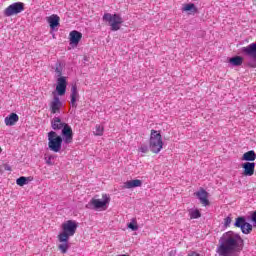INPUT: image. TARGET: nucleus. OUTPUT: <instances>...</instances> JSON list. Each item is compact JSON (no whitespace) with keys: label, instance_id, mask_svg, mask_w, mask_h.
I'll use <instances>...</instances> for the list:
<instances>
[{"label":"nucleus","instance_id":"f704fd0d","mask_svg":"<svg viewBox=\"0 0 256 256\" xmlns=\"http://www.w3.org/2000/svg\"><path fill=\"white\" fill-rule=\"evenodd\" d=\"M84 61H87V58H86V57L84 58Z\"/></svg>","mask_w":256,"mask_h":256},{"label":"nucleus","instance_id":"20e7f679","mask_svg":"<svg viewBox=\"0 0 256 256\" xmlns=\"http://www.w3.org/2000/svg\"><path fill=\"white\" fill-rule=\"evenodd\" d=\"M63 145V138L57 134L55 131H50L48 133V147L53 153H59Z\"/></svg>","mask_w":256,"mask_h":256},{"label":"nucleus","instance_id":"9d476101","mask_svg":"<svg viewBox=\"0 0 256 256\" xmlns=\"http://www.w3.org/2000/svg\"><path fill=\"white\" fill-rule=\"evenodd\" d=\"M242 53L256 60V41L246 47H242Z\"/></svg>","mask_w":256,"mask_h":256},{"label":"nucleus","instance_id":"e433bc0d","mask_svg":"<svg viewBox=\"0 0 256 256\" xmlns=\"http://www.w3.org/2000/svg\"><path fill=\"white\" fill-rule=\"evenodd\" d=\"M47 163H48V164H50L51 162H50V161H48Z\"/></svg>","mask_w":256,"mask_h":256},{"label":"nucleus","instance_id":"423d86ee","mask_svg":"<svg viewBox=\"0 0 256 256\" xmlns=\"http://www.w3.org/2000/svg\"><path fill=\"white\" fill-rule=\"evenodd\" d=\"M161 149H163L161 133L157 132V130H152L150 135V151L152 153H160Z\"/></svg>","mask_w":256,"mask_h":256},{"label":"nucleus","instance_id":"c756f323","mask_svg":"<svg viewBox=\"0 0 256 256\" xmlns=\"http://www.w3.org/2000/svg\"><path fill=\"white\" fill-rule=\"evenodd\" d=\"M231 221H232L231 216L226 217L224 219V226L229 227L231 225Z\"/></svg>","mask_w":256,"mask_h":256},{"label":"nucleus","instance_id":"a878e982","mask_svg":"<svg viewBox=\"0 0 256 256\" xmlns=\"http://www.w3.org/2000/svg\"><path fill=\"white\" fill-rule=\"evenodd\" d=\"M190 219H199L201 212L198 209L189 210Z\"/></svg>","mask_w":256,"mask_h":256},{"label":"nucleus","instance_id":"0eeeda50","mask_svg":"<svg viewBox=\"0 0 256 256\" xmlns=\"http://www.w3.org/2000/svg\"><path fill=\"white\" fill-rule=\"evenodd\" d=\"M22 11H25V4L23 2H16L4 10V15L5 17H13V15H19Z\"/></svg>","mask_w":256,"mask_h":256},{"label":"nucleus","instance_id":"7c9ffc66","mask_svg":"<svg viewBox=\"0 0 256 256\" xmlns=\"http://www.w3.org/2000/svg\"><path fill=\"white\" fill-rule=\"evenodd\" d=\"M139 151L141 153H148L149 147H147V145H141V147L139 148Z\"/></svg>","mask_w":256,"mask_h":256},{"label":"nucleus","instance_id":"c9c22d12","mask_svg":"<svg viewBox=\"0 0 256 256\" xmlns=\"http://www.w3.org/2000/svg\"><path fill=\"white\" fill-rule=\"evenodd\" d=\"M1 151H3V150H2L1 147H0V153H1Z\"/></svg>","mask_w":256,"mask_h":256},{"label":"nucleus","instance_id":"f8f14e48","mask_svg":"<svg viewBox=\"0 0 256 256\" xmlns=\"http://www.w3.org/2000/svg\"><path fill=\"white\" fill-rule=\"evenodd\" d=\"M196 197L199 199L200 203L204 205V207H207L209 205V193L205 190H199L195 193Z\"/></svg>","mask_w":256,"mask_h":256},{"label":"nucleus","instance_id":"f03ea898","mask_svg":"<svg viewBox=\"0 0 256 256\" xmlns=\"http://www.w3.org/2000/svg\"><path fill=\"white\" fill-rule=\"evenodd\" d=\"M62 232L58 234V249L59 251L65 255L67 251H69V238L73 237L75 233H77V222L75 220H68L62 224Z\"/></svg>","mask_w":256,"mask_h":256},{"label":"nucleus","instance_id":"bb28decb","mask_svg":"<svg viewBox=\"0 0 256 256\" xmlns=\"http://www.w3.org/2000/svg\"><path fill=\"white\" fill-rule=\"evenodd\" d=\"M103 131H105V128L103 127V125L97 124L95 126L94 135L101 137V135H103Z\"/></svg>","mask_w":256,"mask_h":256},{"label":"nucleus","instance_id":"ddd939ff","mask_svg":"<svg viewBox=\"0 0 256 256\" xmlns=\"http://www.w3.org/2000/svg\"><path fill=\"white\" fill-rule=\"evenodd\" d=\"M70 99L72 107H75V109H77V101H79V91L77 90V85H72Z\"/></svg>","mask_w":256,"mask_h":256},{"label":"nucleus","instance_id":"b1692460","mask_svg":"<svg viewBox=\"0 0 256 256\" xmlns=\"http://www.w3.org/2000/svg\"><path fill=\"white\" fill-rule=\"evenodd\" d=\"M247 221L245 217L236 218V222L234 223V227H239L240 229L246 225Z\"/></svg>","mask_w":256,"mask_h":256},{"label":"nucleus","instance_id":"72a5a7b5","mask_svg":"<svg viewBox=\"0 0 256 256\" xmlns=\"http://www.w3.org/2000/svg\"><path fill=\"white\" fill-rule=\"evenodd\" d=\"M7 169V171H11V169L10 168H6Z\"/></svg>","mask_w":256,"mask_h":256},{"label":"nucleus","instance_id":"f257e3e1","mask_svg":"<svg viewBox=\"0 0 256 256\" xmlns=\"http://www.w3.org/2000/svg\"><path fill=\"white\" fill-rule=\"evenodd\" d=\"M244 241L241 235L228 231L220 238V245L217 248V253L220 256L237 255L243 251Z\"/></svg>","mask_w":256,"mask_h":256},{"label":"nucleus","instance_id":"a211bd4d","mask_svg":"<svg viewBox=\"0 0 256 256\" xmlns=\"http://www.w3.org/2000/svg\"><path fill=\"white\" fill-rule=\"evenodd\" d=\"M59 21H61V18H59L57 14H53L47 18V22L50 25V29H55V27H59Z\"/></svg>","mask_w":256,"mask_h":256},{"label":"nucleus","instance_id":"4468645a","mask_svg":"<svg viewBox=\"0 0 256 256\" xmlns=\"http://www.w3.org/2000/svg\"><path fill=\"white\" fill-rule=\"evenodd\" d=\"M61 100L58 98V96H54L52 102L50 103V109H51V113L55 114V113H59L60 109H61Z\"/></svg>","mask_w":256,"mask_h":256},{"label":"nucleus","instance_id":"dca6fc26","mask_svg":"<svg viewBox=\"0 0 256 256\" xmlns=\"http://www.w3.org/2000/svg\"><path fill=\"white\" fill-rule=\"evenodd\" d=\"M18 121L19 115L16 113H11L4 119L5 125H7V127H13V125H15Z\"/></svg>","mask_w":256,"mask_h":256},{"label":"nucleus","instance_id":"5701e85b","mask_svg":"<svg viewBox=\"0 0 256 256\" xmlns=\"http://www.w3.org/2000/svg\"><path fill=\"white\" fill-rule=\"evenodd\" d=\"M182 11H190L191 13H197V7H195V4L193 3L184 4Z\"/></svg>","mask_w":256,"mask_h":256},{"label":"nucleus","instance_id":"393cba45","mask_svg":"<svg viewBox=\"0 0 256 256\" xmlns=\"http://www.w3.org/2000/svg\"><path fill=\"white\" fill-rule=\"evenodd\" d=\"M241 231H242V233H244V235H249V233H251V231H253V226L251 224H249L248 222H246V225L241 227Z\"/></svg>","mask_w":256,"mask_h":256},{"label":"nucleus","instance_id":"2f4dec72","mask_svg":"<svg viewBox=\"0 0 256 256\" xmlns=\"http://www.w3.org/2000/svg\"><path fill=\"white\" fill-rule=\"evenodd\" d=\"M253 227H256V211L252 214Z\"/></svg>","mask_w":256,"mask_h":256},{"label":"nucleus","instance_id":"7ed1b4c3","mask_svg":"<svg viewBox=\"0 0 256 256\" xmlns=\"http://www.w3.org/2000/svg\"><path fill=\"white\" fill-rule=\"evenodd\" d=\"M102 199L92 198L88 204H86V209L94 210V211H105L107 209V205H109V201L111 199L107 194L102 195Z\"/></svg>","mask_w":256,"mask_h":256},{"label":"nucleus","instance_id":"c85d7f7f","mask_svg":"<svg viewBox=\"0 0 256 256\" xmlns=\"http://www.w3.org/2000/svg\"><path fill=\"white\" fill-rule=\"evenodd\" d=\"M128 229H131L132 231H138L139 226H137V221L133 219V222L128 224Z\"/></svg>","mask_w":256,"mask_h":256},{"label":"nucleus","instance_id":"39448f33","mask_svg":"<svg viewBox=\"0 0 256 256\" xmlns=\"http://www.w3.org/2000/svg\"><path fill=\"white\" fill-rule=\"evenodd\" d=\"M103 21H106L111 27V31H119L121 25H123V18L120 14L105 13L103 15Z\"/></svg>","mask_w":256,"mask_h":256},{"label":"nucleus","instance_id":"6e6552de","mask_svg":"<svg viewBox=\"0 0 256 256\" xmlns=\"http://www.w3.org/2000/svg\"><path fill=\"white\" fill-rule=\"evenodd\" d=\"M62 141L66 145L73 143V129L69 124H65L62 128Z\"/></svg>","mask_w":256,"mask_h":256},{"label":"nucleus","instance_id":"cd10ccee","mask_svg":"<svg viewBox=\"0 0 256 256\" xmlns=\"http://www.w3.org/2000/svg\"><path fill=\"white\" fill-rule=\"evenodd\" d=\"M55 73H56V77H58V79L60 77H63V76H61V75H63V67L61 66V63L56 64Z\"/></svg>","mask_w":256,"mask_h":256},{"label":"nucleus","instance_id":"f3484780","mask_svg":"<svg viewBox=\"0 0 256 256\" xmlns=\"http://www.w3.org/2000/svg\"><path fill=\"white\" fill-rule=\"evenodd\" d=\"M143 182L139 179L126 181L123 185V189H133L135 187H141Z\"/></svg>","mask_w":256,"mask_h":256},{"label":"nucleus","instance_id":"9b49d317","mask_svg":"<svg viewBox=\"0 0 256 256\" xmlns=\"http://www.w3.org/2000/svg\"><path fill=\"white\" fill-rule=\"evenodd\" d=\"M244 172L243 175L246 177H251L255 174V163L254 162H246L242 165Z\"/></svg>","mask_w":256,"mask_h":256},{"label":"nucleus","instance_id":"2eb2a0df","mask_svg":"<svg viewBox=\"0 0 256 256\" xmlns=\"http://www.w3.org/2000/svg\"><path fill=\"white\" fill-rule=\"evenodd\" d=\"M83 34L77 30H73L70 32V43L72 45H79V41H81Z\"/></svg>","mask_w":256,"mask_h":256},{"label":"nucleus","instance_id":"aec40b11","mask_svg":"<svg viewBox=\"0 0 256 256\" xmlns=\"http://www.w3.org/2000/svg\"><path fill=\"white\" fill-rule=\"evenodd\" d=\"M229 63L233 65V67H239L243 65V57L236 56L229 59Z\"/></svg>","mask_w":256,"mask_h":256},{"label":"nucleus","instance_id":"1a4fd4ad","mask_svg":"<svg viewBox=\"0 0 256 256\" xmlns=\"http://www.w3.org/2000/svg\"><path fill=\"white\" fill-rule=\"evenodd\" d=\"M56 91L60 97L62 95H65L67 92V78L66 77H60L57 79V85H56Z\"/></svg>","mask_w":256,"mask_h":256},{"label":"nucleus","instance_id":"473e14b6","mask_svg":"<svg viewBox=\"0 0 256 256\" xmlns=\"http://www.w3.org/2000/svg\"><path fill=\"white\" fill-rule=\"evenodd\" d=\"M189 256H199V254L196 252H192L191 254H189Z\"/></svg>","mask_w":256,"mask_h":256},{"label":"nucleus","instance_id":"6ab92c4d","mask_svg":"<svg viewBox=\"0 0 256 256\" xmlns=\"http://www.w3.org/2000/svg\"><path fill=\"white\" fill-rule=\"evenodd\" d=\"M51 125H52V129H54V131H59V130L63 129L66 124L61 122V118L54 117L51 122Z\"/></svg>","mask_w":256,"mask_h":256},{"label":"nucleus","instance_id":"4be33fe9","mask_svg":"<svg viewBox=\"0 0 256 256\" xmlns=\"http://www.w3.org/2000/svg\"><path fill=\"white\" fill-rule=\"evenodd\" d=\"M31 181L30 177L21 176L16 180V185H19V187H23L24 185H27Z\"/></svg>","mask_w":256,"mask_h":256},{"label":"nucleus","instance_id":"412c9836","mask_svg":"<svg viewBox=\"0 0 256 256\" xmlns=\"http://www.w3.org/2000/svg\"><path fill=\"white\" fill-rule=\"evenodd\" d=\"M255 159H256V154H255V151L253 150H250L244 153L242 156V161H255Z\"/></svg>","mask_w":256,"mask_h":256}]
</instances>
